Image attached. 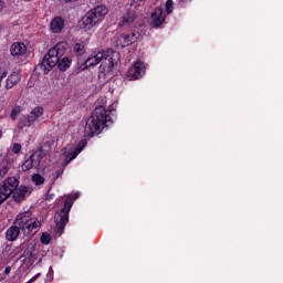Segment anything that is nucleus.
<instances>
[{
    "mask_svg": "<svg viewBox=\"0 0 283 283\" xmlns=\"http://www.w3.org/2000/svg\"><path fill=\"white\" fill-rule=\"evenodd\" d=\"M99 66L98 78L101 83H107V81L114 77V65L118 64L120 61V54L114 50L107 49L104 52H98L93 56H90L85 63L81 64L80 70H87V67Z\"/></svg>",
    "mask_w": 283,
    "mask_h": 283,
    "instance_id": "nucleus-1",
    "label": "nucleus"
},
{
    "mask_svg": "<svg viewBox=\"0 0 283 283\" xmlns=\"http://www.w3.org/2000/svg\"><path fill=\"white\" fill-rule=\"evenodd\" d=\"M41 229V221L39 219L32 217V212L24 211L20 212L7 232L6 238L9 242H14L19 234L22 233L24 235H30V233H36Z\"/></svg>",
    "mask_w": 283,
    "mask_h": 283,
    "instance_id": "nucleus-2",
    "label": "nucleus"
},
{
    "mask_svg": "<svg viewBox=\"0 0 283 283\" xmlns=\"http://www.w3.org/2000/svg\"><path fill=\"white\" fill-rule=\"evenodd\" d=\"M111 111L105 109L103 106H97L92 113L91 117L86 120L84 128L85 136L92 138V136H98L107 123H112V117L109 116Z\"/></svg>",
    "mask_w": 283,
    "mask_h": 283,
    "instance_id": "nucleus-3",
    "label": "nucleus"
},
{
    "mask_svg": "<svg viewBox=\"0 0 283 283\" xmlns=\"http://www.w3.org/2000/svg\"><path fill=\"white\" fill-rule=\"evenodd\" d=\"M65 54V45L63 43H57L54 48L50 49L49 52L44 55L40 69L44 74L52 72L59 63V56Z\"/></svg>",
    "mask_w": 283,
    "mask_h": 283,
    "instance_id": "nucleus-4",
    "label": "nucleus"
},
{
    "mask_svg": "<svg viewBox=\"0 0 283 283\" xmlns=\"http://www.w3.org/2000/svg\"><path fill=\"white\" fill-rule=\"evenodd\" d=\"M81 193L76 192L74 195H69L66 197L64 208L55 213V231L56 233H63V229H65V224L70 221V210L72 209V205H74V200H77Z\"/></svg>",
    "mask_w": 283,
    "mask_h": 283,
    "instance_id": "nucleus-5",
    "label": "nucleus"
},
{
    "mask_svg": "<svg viewBox=\"0 0 283 283\" xmlns=\"http://www.w3.org/2000/svg\"><path fill=\"white\" fill-rule=\"evenodd\" d=\"M105 14H107V8L105 6H98L92 10H90L84 18L82 19V23L84 28L87 30H92V28L98 25L103 19H105Z\"/></svg>",
    "mask_w": 283,
    "mask_h": 283,
    "instance_id": "nucleus-6",
    "label": "nucleus"
},
{
    "mask_svg": "<svg viewBox=\"0 0 283 283\" xmlns=\"http://www.w3.org/2000/svg\"><path fill=\"white\" fill-rule=\"evenodd\" d=\"M19 187V180L14 177L7 178L0 184V205H3L8 200L9 196H12V191Z\"/></svg>",
    "mask_w": 283,
    "mask_h": 283,
    "instance_id": "nucleus-7",
    "label": "nucleus"
},
{
    "mask_svg": "<svg viewBox=\"0 0 283 283\" xmlns=\"http://www.w3.org/2000/svg\"><path fill=\"white\" fill-rule=\"evenodd\" d=\"M140 33L138 32H130V33H122L116 36L115 43L118 48H127L132 45V43H136Z\"/></svg>",
    "mask_w": 283,
    "mask_h": 283,
    "instance_id": "nucleus-8",
    "label": "nucleus"
},
{
    "mask_svg": "<svg viewBox=\"0 0 283 283\" xmlns=\"http://www.w3.org/2000/svg\"><path fill=\"white\" fill-rule=\"evenodd\" d=\"M41 158H43V153L38 150L33 153L22 165L23 171H30V169H34V167H39L41 164Z\"/></svg>",
    "mask_w": 283,
    "mask_h": 283,
    "instance_id": "nucleus-9",
    "label": "nucleus"
},
{
    "mask_svg": "<svg viewBox=\"0 0 283 283\" xmlns=\"http://www.w3.org/2000/svg\"><path fill=\"white\" fill-rule=\"evenodd\" d=\"M145 74V64L143 62H135L134 66L128 70V76L130 80L138 81Z\"/></svg>",
    "mask_w": 283,
    "mask_h": 283,
    "instance_id": "nucleus-10",
    "label": "nucleus"
},
{
    "mask_svg": "<svg viewBox=\"0 0 283 283\" xmlns=\"http://www.w3.org/2000/svg\"><path fill=\"white\" fill-rule=\"evenodd\" d=\"M85 145H86V143L83 142V143L78 144V146L74 149L64 148L63 154H64V156H66V158H65L66 164L72 163V160H74V158H76V156H78V154H81V151H83V147H85Z\"/></svg>",
    "mask_w": 283,
    "mask_h": 283,
    "instance_id": "nucleus-11",
    "label": "nucleus"
},
{
    "mask_svg": "<svg viewBox=\"0 0 283 283\" xmlns=\"http://www.w3.org/2000/svg\"><path fill=\"white\" fill-rule=\"evenodd\" d=\"M51 31L53 34H59L63 32V29L65 28V20L61 17H55L51 23H50Z\"/></svg>",
    "mask_w": 283,
    "mask_h": 283,
    "instance_id": "nucleus-12",
    "label": "nucleus"
},
{
    "mask_svg": "<svg viewBox=\"0 0 283 283\" xmlns=\"http://www.w3.org/2000/svg\"><path fill=\"white\" fill-rule=\"evenodd\" d=\"M11 56H23L28 52V48L22 42H14L10 48Z\"/></svg>",
    "mask_w": 283,
    "mask_h": 283,
    "instance_id": "nucleus-13",
    "label": "nucleus"
},
{
    "mask_svg": "<svg viewBox=\"0 0 283 283\" xmlns=\"http://www.w3.org/2000/svg\"><path fill=\"white\" fill-rule=\"evenodd\" d=\"M21 81V73L19 71H13L6 81L7 90H12Z\"/></svg>",
    "mask_w": 283,
    "mask_h": 283,
    "instance_id": "nucleus-14",
    "label": "nucleus"
},
{
    "mask_svg": "<svg viewBox=\"0 0 283 283\" xmlns=\"http://www.w3.org/2000/svg\"><path fill=\"white\" fill-rule=\"evenodd\" d=\"M136 21V12L129 11L128 13L124 14L119 21L120 28H127L132 25Z\"/></svg>",
    "mask_w": 283,
    "mask_h": 283,
    "instance_id": "nucleus-15",
    "label": "nucleus"
},
{
    "mask_svg": "<svg viewBox=\"0 0 283 283\" xmlns=\"http://www.w3.org/2000/svg\"><path fill=\"white\" fill-rule=\"evenodd\" d=\"M27 195H28V187L20 186L18 188H14V190H13L14 202H21V200H24Z\"/></svg>",
    "mask_w": 283,
    "mask_h": 283,
    "instance_id": "nucleus-16",
    "label": "nucleus"
},
{
    "mask_svg": "<svg viewBox=\"0 0 283 283\" xmlns=\"http://www.w3.org/2000/svg\"><path fill=\"white\" fill-rule=\"evenodd\" d=\"M43 116V107L38 106L33 108L28 116V126L32 125V123H35L38 118H41Z\"/></svg>",
    "mask_w": 283,
    "mask_h": 283,
    "instance_id": "nucleus-17",
    "label": "nucleus"
},
{
    "mask_svg": "<svg viewBox=\"0 0 283 283\" xmlns=\"http://www.w3.org/2000/svg\"><path fill=\"white\" fill-rule=\"evenodd\" d=\"M151 20L156 27L165 23V15H163V10L160 8L155 9L154 13L151 14Z\"/></svg>",
    "mask_w": 283,
    "mask_h": 283,
    "instance_id": "nucleus-18",
    "label": "nucleus"
},
{
    "mask_svg": "<svg viewBox=\"0 0 283 283\" xmlns=\"http://www.w3.org/2000/svg\"><path fill=\"white\" fill-rule=\"evenodd\" d=\"M56 65H57V70H60V72H66L67 70H70V65H72V59H70V57L60 59V56H59Z\"/></svg>",
    "mask_w": 283,
    "mask_h": 283,
    "instance_id": "nucleus-19",
    "label": "nucleus"
},
{
    "mask_svg": "<svg viewBox=\"0 0 283 283\" xmlns=\"http://www.w3.org/2000/svg\"><path fill=\"white\" fill-rule=\"evenodd\" d=\"M9 73H10V65L1 64L0 65V87H1V83H2L3 78H6V76H8Z\"/></svg>",
    "mask_w": 283,
    "mask_h": 283,
    "instance_id": "nucleus-20",
    "label": "nucleus"
},
{
    "mask_svg": "<svg viewBox=\"0 0 283 283\" xmlns=\"http://www.w3.org/2000/svg\"><path fill=\"white\" fill-rule=\"evenodd\" d=\"M32 182L39 187V185H43V182H45V178H43V176L40 174H35L32 176Z\"/></svg>",
    "mask_w": 283,
    "mask_h": 283,
    "instance_id": "nucleus-21",
    "label": "nucleus"
},
{
    "mask_svg": "<svg viewBox=\"0 0 283 283\" xmlns=\"http://www.w3.org/2000/svg\"><path fill=\"white\" fill-rule=\"evenodd\" d=\"M21 114V106H14L11 111V119L12 120H17V116H19Z\"/></svg>",
    "mask_w": 283,
    "mask_h": 283,
    "instance_id": "nucleus-22",
    "label": "nucleus"
},
{
    "mask_svg": "<svg viewBox=\"0 0 283 283\" xmlns=\"http://www.w3.org/2000/svg\"><path fill=\"white\" fill-rule=\"evenodd\" d=\"M52 240V237L48 232H43L41 237L42 244H49Z\"/></svg>",
    "mask_w": 283,
    "mask_h": 283,
    "instance_id": "nucleus-23",
    "label": "nucleus"
},
{
    "mask_svg": "<svg viewBox=\"0 0 283 283\" xmlns=\"http://www.w3.org/2000/svg\"><path fill=\"white\" fill-rule=\"evenodd\" d=\"M166 12L167 14H171L174 12V0H168L166 2Z\"/></svg>",
    "mask_w": 283,
    "mask_h": 283,
    "instance_id": "nucleus-24",
    "label": "nucleus"
},
{
    "mask_svg": "<svg viewBox=\"0 0 283 283\" xmlns=\"http://www.w3.org/2000/svg\"><path fill=\"white\" fill-rule=\"evenodd\" d=\"M83 50H85V45H83L82 43H76L74 45V52L76 54H81V52H83Z\"/></svg>",
    "mask_w": 283,
    "mask_h": 283,
    "instance_id": "nucleus-25",
    "label": "nucleus"
},
{
    "mask_svg": "<svg viewBox=\"0 0 283 283\" xmlns=\"http://www.w3.org/2000/svg\"><path fill=\"white\" fill-rule=\"evenodd\" d=\"M8 171H10V168L8 166H2L0 168V178H3V176H8Z\"/></svg>",
    "mask_w": 283,
    "mask_h": 283,
    "instance_id": "nucleus-26",
    "label": "nucleus"
},
{
    "mask_svg": "<svg viewBox=\"0 0 283 283\" xmlns=\"http://www.w3.org/2000/svg\"><path fill=\"white\" fill-rule=\"evenodd\" d=\"M12 153L20 154L21 153V144H19V143L13 144Z\"/></svg>",
    "mask_w": 283,
    "mask_h": 283,
    "instance_id": "nucleus-27",
    "label": "nucleus"
},
{
    "mask_svg": "<svg viewBox=\"0 0 283 283\" xmlns=\"http://www.w3.org/2000/svg\"><path fill=\"white\" fill-rule=\"evenodd\" d=\"M39 275H41V273L35 274L30 281H28V283L34 282V280H36V277H39Z\"/></svg>",
    "mask_w": 283,
    "mask_h": 283,
    "instance_id": "nucleus-28",
    "label": "nucleus"
},
{
    "mask_svg": "<svg viewBox=\"0 0 283 283\" xmlns=\"http://www.w3.org/2000/svg\"><path fill=\"white\" fill-rule=\"evenodd\" d=\"M4 8H6V3L2 0H0V10H3Z\"/></svg>",
    "mask_w": 283,
    "mask_h": 283,
    "instance_id": "nucleus-29",
    "label": "nucleus"
},
{
    "mask_svg": "<svg viewBox=\"0 0 283 283\" xmlns=\"http://www.w3.org/2000/svg\"><path fill=\"white\" fill-rule=\"evenodd\" d=\"M10 271H12V269L10 266H7L6 270H4V273H10Z\"/></svg>",
    "mask_w": 283,
    "mask_h": 283,
    "instance_id": "nucleus-30",
    "label": "nucleus"
},
{
    "mask_svg": "<svg viewBox=\"0 0 283 283\" xmlns=\"http://www.w3.org/2000/svg\"><path fill=\"white\" fill-rule=\"evenodd\" d=\"M65 3H72V1H78V0H64Z\"/></svg>",
    "mask_w": 283,
    "mask_h": 283,
    "instance_id": "nucleus-31",
    "label": "nucleus"
},
{
    "mask_svg": "<svg viewBox=\"0 0 283 283\" xmlns=\"http://www.w3.org/2000/svg\"><path fill=\"white\" fill-rule=\"evenodd\" d=\"M181 1V3H187V1H189V0H180Z\"/></svg>",
    "mask_w": 283,
    "mask_h": 283,
    "instance_id": "nucleus-32",
    "label": "nucleus"
},
{
    "mask_svg": "<svg viewBox=\"0 0 283 283\" xmlns=\"http://www.w3.org/2000/svg\"><path fill=\"white\" fill-rule=\"evenodd\" d=\"M3 136V133L1 132V129H0V138Z\"/></svg>",
    "mask_w": 283,
    "mask_h": 283,
    "instance_id": "nucleus-33",
    "label": "nucleus"
},
{
    "mask_svg": "<svg viewBox=\"0 0 283 283\" xmlns=\"http://www.w3.org/2000/svg\"><path fill=\"white\" fill-rule=\"evenodd\" d=\"M138 1H145V0H138Z\"/></svg>",
    "mask_w": 283,
    "mask_h": 283,
    "instance_id": "nucleus-34",
    "label": "nucleus"
},
{
    "mask_svg": "<svg viewBox=\"0 0 283 283\" xmlns=\"http://www.w3.org/2000/svg\"><path fill=\"white\" fill-rule=\"evenodd\" d=\"M24 1H30V0H24Z\"/></svg>",
    "mask_w": 283,
    "mask_h": 283,
    "instance_id": "nucleus-35",
    "label": "nucleus"
}]
</instances>
